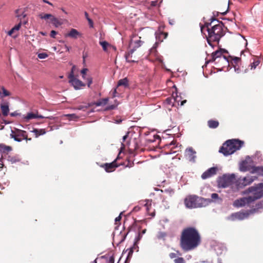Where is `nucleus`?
<instances>
[{
	"label": "nucleus",
	"instance_id": "obj_1",
	"mask_svg": "<svg viewBox=\"0 0 263 263\" xmlns=\"http://www.w3.org/2000/svg\"><path fill=\"white\" fill-rule=\"evenodd\" d=\"M201 243V237L198 230L193 227L184 229L180 235L179 246L185 252L196 249Z\"/></svg>",
	"mask_w": 263,
	"mask_h": 263
},
{
	"label": "nucleus",
	"instance_id": "obj_2",
	"mask_svg": "<svg viewBox=\"0 0 263 263\" xmlns=\"http://www.w3.org/2000/svg\"><path fill=\"white\" fill-rule=\"evenodd\" d=\"M245 194L252 193V196L240 198L234 202L233 205L235 207L239 208L249 205L255 200L263 197V183L255 184L248 187L244 192Z\"/></svg>",
	"mask_w": 263,
	"mask_h": 263
},
{
	"label": "nucleus",
	"instance_id": "obj_3",
	"mask_svg": "<svg viewBox=\"0 0 263 263\" xmlns=\"http://www.w3.org/2000/svg\"><path fill=\"white\" fill-rule=\"evenodd\" d=\"M244 142L239 139H231L226 141L220 148L219 152L224 156L233 154L243 146Z\"/></svg>",
	"mask_w": 263,
	"mask_h": 263
},
{
	"label": "nucleus",
	"instance_id": "obj_4",
	"mask_svg": "<svg viewBox=\"0 0 263 263\" xmlns=\"http://www.w3.org/2000/svg\"><path fill=\"white\" fill-rule=\"evenodd\" d=\"M212 200L204 198L196 195H190L184 199V204L188 209H196L205 207L211 203Z\"/></svg>",
	"mask_w": 263,
	"mask_h": 263
},
{
	"label": "nucleus",
	"instance_id": "obj_5",
	"mask_svg": "<svg viewBox=\"0 0 263 263\" xmlns=\"http://www.w3.org/2000/svg\"><path fill=\"white\" fill-rule=\"evenodd\" d=\"M223 27H224L223 23L220 22L218 24L212 26L211 29H207L211 40L216 41V42L218 43L220 39L225 35Z\"/></svg>",
	"mask_w": 263,
	"mask_h": 263
},
{
	"label": "nucleus",
	"instance_id": "obj_6",
	"mask_svg": "<svg viewBox=\"0 0 263 263\" xmlns=\"http://www.w3.org/2000/svg\"><path fill=\"white\" fill-rule=\"evenodd\" d=\"M236 180L234 174H224L220 176L217 180L219 186L225 188L232 185Z\"/></svg>",
	"mask_w": 263,
	"mask_h": 263
},
{
	"label": "nucleus",
	"instance_id": "obj_7",
	"mask_svg": "<svg viewBox=\"0 0 263 263\" xmlns=\"http://www.w3.org/2000/svg\"><path fill=\"white\" fill-rule=\"evenodd\" d=\"M10 137L17 142H21L23 140H31V138H28V134L26 131L18 129L15 131L11 130Z\"/></svg>",
	"mask_w": 263,
	"mask_h": 263
},
{
	"label": "nucleus",
	"instance_id": "obj_8",
	"mask_svg": "<svg viewBox=\"0 0 263 263\" xmlns=\"http://www.w3.org/2000/svg\"><path fill=\"white\" fill-rule=\"evenodd\" d=\"M257 178L256 176H247L246 177L239 178L236 181V185L238 188H243L252 183Z\"/></svg>",
	"mask_w": 263,
	"mask_h": 263
},
{
	"label": "nucleus",
	"instance_id": "obj_9",
	"mask_svg": "<svg viewBox=\"0 0 263 263\" xmlns=\"http://www.w3.org/2000/svg\"><path fill=\"white\" fill-rule=\"evenodd\" d=\"M212 59L208 61H206L205 64H208L210 62H213L216 61L217 59H219L218 61H223L225 64H228L229 61L228 58L225 55H222V52L220 50H216L213 52L211 55Z\"/></svg>",
	"mask_w": 263,
	"mask_h": 263
},
{
	"label": "nucleus",
	"instance_id": "obj_10",
	"mask_svg": "<svg viewBox=\"0 0 263 263\" xmlns=\"http://www.w3.org/2000/svg\"><path fill=\"white\" fill-rule=\"evenodd\" d=\"M68 78L69 79V82L74 87L75 89H79L81 87L85 86V84L81 81L74 77L73 70L69 74Z\"/></svg>",
	"mask_w": 263,
	"mask_h": 263
},
{
	"label": "nucleus",
	"instance_id": "obj_11",
	"mask_svg": "<svg viewBox=\"0 0 263 263\" xmlns=\"http://www.w3.org/2000/svg\"><path fill=\"white\" fill-rule=\"evenodd\" d=\"M35 118H40V119H48L50 120H53L54 119V117L53 116H43L42 115H39L38 114V112L36 111V113L34 112H29L27 114V115L24 117V119L25 121H28L30 119H35Z\"/></svg>",
	"mask_w": 263,
	"mask_h": 263
},
{
	"label": "nucleus",
	"instance_id": "obj_12",
	"mask_svg": "<svg viewBox=\"0 0 263 263\" xmlns=\"http://www.w3.org/2000/svg\"><path fill=\"white\" fill-rule=\"evenodd\" d=\"M249 212H237L235 213H233L231 215V216L228 218L229 219L231 220H243L246 218H247L249 217L250 214Z\"/></svg>",
	"mask_w": 263,
	"mask_h": 263
},
{
	"label": "nucleus",
	"instance_id": "obj_13",
	"mask_svg": "<svg viewBox=\"0 0 263 263\" xmlns=\"http://www.w3.org/2000/svg\"><path fill=\"white\" fill-rule=\"evenodd\" d=\"M196 152L192 147L187 148L185 151V156L189 161L195 163L196 158Z\"/></svg>",
	"mask_w": 263,
	"mask_h": 263
},
{
	"label": "nucleus",
	"instance_id": "obj_14",
	"mask_svg": "<svg viewBox=\"0 0 263 263\" xmlns=\"http://www.w3.org/2000/svg\"><path fill=\"white\" fill-rule=\"evenodd\" d=\"M218 168L217 167H212L203 173L201 175V178L202 179H206L212 177L216 174Z\"/></svg>",
	"mask_w": 263,
	"mask_h": 263
},
{
	"label": "nucleus",
	"instance_id": "obj_15",
	"mask_svg": "<svg viewBox=\"0 0 263 263\" xmlns=\"http://www.w3.org/2000/svg\"><path fill=\"white\" fill-rule=\"evenodd\" d=\"M120 164H118L116 160H115L111 163H106L102 165L105 171L107 173L112 172L116 168L120 166Z\"/></svg>",
	"mask_w": 263,
	"mask_h": 263
},
{
	"label": "nucleus",
	"instance_id": "obj_16",
	"mask_svg": "<svg viewBox=\"0 0 263 263\" xmlns=\"http://www.w3.org/2000/svg\"><path fill=\"white\" fill-rule=\"evenodd\" d=\"M263 210V200L258 202L255 208L251 209L249 212L250 214L261 213Z\"/></svg>",
	"mask_w": 263,
	"mask_h": 263
},
{
	"label": "nucleus",
	"instance_id": "obj_17",
	"mask_svg": "<svg viewBox=\"0 0 263 263\" xmlns=\"http://www.w3.org/2000/svg\"><path fill=\"white\" fill-rule=\"evenodd\" d=\"M252 167L250 165H249L248 162L246 160H244L241 162L239 165V170L241 172H247L249 171L251 172Z\"/></svg>",
	"mask_w": 263,
	"mask_h": 263
},
{
	"label": "nucleus",
	"instance_id": "obj_18",
	"mask_svg": "<svg viewBox=\"0 0 263 263\" xmlns=\"http://www.w3.org/2000/svg\"><path fill=\"white\" fill-rule=\"evenodd\" d=\"M81 34L77 29L72 28L65 35V36L76 39L81 36Z\"/></svg>",
	"mask_w": 263,
	"mask_h": 263
},
{
	"label": "nucleus",
	"instance_id": "obj_19",
	"mask_svg": "<svg viewBox=\"0 0 263 263\" xmlns=\"http://www.w3.org/2000/svg\"><path fill=\"white\" fill-rule=\"evenodd\" d=\"M251 173H256L259 176H263V166H255L252 167Z\"/></svg>",
	"mask_w": 263,
	"mask_h": 263
},
{
	"label": "nucleus",
	"instance_id": "obj_20",
	"mask_svg": "<svg viewBox=\"0 0 263 263\" xmlns=\"http://www.w3.org/2000/svg\"><path fill=\"white\" fill-rule=\"evenodd\" d=\"M1 108L2 114L4 116H7L9 111V104L8 102H5L1 104Z\"/></svg>",
	"mask_w": 263,
	"mask_h": 263
},
{
	"label": "nucleus",
	"instance_id": "obj_21",
	"mask_svg": "<svg viewBox=\"0 0 263 263\" xmlns=\"http://www.w3.org/2000/svg\"><path fill=\"white\" fill-rule=\"evenodd\" d=\"M136 49L135 48H133V49H130L128 52H126L125 54V58L126 61L128 63L132 62V63H137V61L135 60H129L128 59L129 58H131L132 57V54L133 53L136 51Z\"/></svg>",
	"mask_w": 263,
	"mask_h": 263
},
{
	"label": "nucleus",
	"instance_id": "obj_22",
	"mask_svg": "<svg viewBox=\"0 0 263 263\" xmlns=\"http://www.w3.org/2000/svg\"><path fill=\"white\" fill-rule=\"evenodd\" d=\"M31 132L33 133L35 135L36 138H37L39 136L43 135L46 134V132L45 129H37L34 128Z\"/></svg>",
	"mask_w": 263,
	"mask_h": 263
},
{
	"label": "nucleus",
	"instance_id": "obj_23",
	"mask_svg": "<svg viewBox=\"0 0 263 263\" xmlns=\"http://www.w3.org/2000/svg\"><path fill=\"white\" fill-rule=\"evenodd\" d=\"M108 101V98H104L98 101L95 102L93 103H91L92 104V105H95L96 106H100L102 105H105L107 103V102Z\"/></svg>",
	"mask_w": 263,
	"mask_h": 263
},
{
	"label": "nucleus",
	"instance_id": "obj_24",
	"mask_svg": "<svg viewBox=\"0 0 263 263\" xmlns=\"http://www.w3.org/2000/svg\"><path fill=\"white\" fill-rule=\"evenodd\" d=\"M219 122L217 120H210L208 121V125L210 128H216L219 126Z\"/></svg>",
	"mask_w": 263,
	"mask_h": 263
},
{
	"label": "nucleus",
	"instance_id": "obj_25",
	"mask_svg": "<svg viewBox=\"0 0 263 263\" xmlns=\"http://www.w3.org/2000/svg\"><path fill=\"white\" fill-rule=\"evenodd\" d=\"M12 150V147L4 144H0V152L2 153H7Z\"/></svg>",
	"mask_w": 263,
	"mask_h": 263
},
{
	"label": "nucleus",
	"instance_id": "obj_26",
	"mask_svg": "<svg viewBox=\"0 0 263 263\" xmlns=\"http://www.w3.org/2000/svg\"><path fill=\"white\" fill-rule=\"evenodd\" d=\"M123 86L124 87H127L128 86V80L127 78H125L118 81V86Z\"/></svg>",
	"mask_w": 263,
	"mask_h": 263
},
{
	"label": "nucleus",
	"instance_id": "obj_27",
	"mask_svg": "<svg viewBox=\"0 0 263 263\" xmlns=\"http://www.w3.org/2000/svg\"><path fill=\"white\" fill-rule=\"evenodd\" d=\"M127 234H128V232L126 233V234H121V232L120 234L118 236H117V237L116 238H119L118 242L117 243V246H118L119 245H120V243H121L125 240Z\"/></svg>",
	"mask_w": 263,
	"mask_h": 263
},
{
	"label": "nucleus",
	"instance_id": "obj_28",
	"mask_svg": "<svg viewBox=\"0 0 263 263\" xmlns=\"http://www.w3.org/2000/svg\"><path fill=\"white\" fill-rule=\"evenodd\" d=\"M22 25L21 22L14 26L8 32V35H11L15 31H17L20 29Z\"/></svg>",
	"mask_w": 263,
	"mask_h": 263
},
{
	"label": "nucleus",
	"instance_id": "obj_29",
	"mask_svg": "<svg viewBox=\"0 0 263 263\" xmlns=\"http://www.w3.org/2000/svg\"><path fill=\"white\" fill-rule=\"evenodd\" d=\"M1 97L4 98L10 96L11 93L4 86L1 87Z\"/></svg>",
	"mask_w": 263,
	"mask_h": 263
},
{
	"label": "nucleus",
	"instance_id": "obj_30",
	"mask_svg": "<svg viewBox=\"0 0 263 263\" xmlns=\"http://www.w3.org/2000/svg\"><path fill=\"white\" fill-rule=\"evenodd\" d=\"M51 22L56 27H58L62 24V23L57 18H56L54 16L53 17H52V18L51 19Z\"/></svg>",
	"mask_w": 263,
	"mask_h": 263
},
{
	"label": "nucleus",
	"instance_id": "obj_31",
	"mask_svg": "<svg viewBox=\"0 0 263 263\" xmlns=\"http://www.w3.org/2000/svg\"><path fill=\"white\" fill-rule=\"evenodd\" d=\"M161 192L165 193L167 194L168 195H169L170 196H172L174 194V192H175L174 190L171 187H169L167 189H165L163 190H161Z\"/></svg>",
	"mask_w": 263,
	"mask_h": 263
},
{
	"label": "nucleus",
	"instance_id": "obj_32",
	"mask_svg": "<svg viewBox=\"0 0 263 263\" xmlns=\"http://www.w3.org/2000/svg\"><path fill=\"white\" fill-rule=\"evenodd\" d=\"M100 44L102 47V48L104 51H107V47L111 46V45L106 41L100 42Z\"/></svg>",
	"mask_w": 263,
	"mask_h": 263
},
{
	"label": "nucleus",
	"instance_id": "obj_33",
	"mask_svg": "<svg viewBox=\"0 0 263 263\" xmlns=\"http://www.w3.org/2000/svg\"><path fill=\"white\" fill-rule=\"evenodd\" d=\"M91 106H92L91 103H88L86 105H80L78 106V107H77L76 109L78 110H85L86 109H87V108H88L89 107H90Z\"/></svg>",
	"mask_w": 263,
	"mask_h": 263
},
{
	"label": "nucleus",
	"instance_id": "obj_34",
	"mask_svg": "<svg viewBox=\"0 0 263 263\" xmlns=\"http://www.w3.org/2000/svg\"><path fill=\"white\" fill-rule=\"evenodd\" d=\"M118 105H119V103L114 104H112L110 105H108L105 107V108L104 109V111H108V110L115 109L117 107Z\"/></svg>",
	"mask_w": 263,
	"mask_h": 263
},
{
	"label": "nucleus",
	"instance_id": "obj_35",
	"mask_svg": "<svg viewBox=\"0 0 263 263\" xmlns=\"http://www.w3.org/2000/svg\"><path fill=\"white\" fill-rule=\"evenodd\" d=\"M260 62L258 60L254 61L253 63H250L249 67L251 69H254L259 65Z\"/></svg>",
	"mask_w": 263,
	"mask_h": 263
},
{
	"label": "nucleus",
	"instance_id": "obj_36",
	"mask_svg": "<svg viewBox=\"0 0 263 263\" xmlns=\"http://www.w3.org/2000/svg\"><path fill=\"white\" fill-rule=\"evenodd\" d=\"M8 160L10 161L12 163H16L17 162L20 161V159L15 156H13V157L9 156L8 157Z\"/></svg>",
	"mask_w": 263,
	"mask_h": 263
},
{
	"label": "nucleus",
	"instance_id": "obj_37",
	"mask_svg": "<svg viewBox=\"0 0 263 263\" xmlns=\"http://www.w3.org/2000/svg\"><path fill=\"white\" fill-rule=\"evenodd\" d=\"M167 234L165 232H159L157 235V238L159 239H164L165 237L166 236Z\"/></svg>",
	"mask_w": 263,
	"mask_h": 263
},
{
	"label": "nucleus",
	"instance_id": "obj_38",
	"mask_svg": "<svg viewBox=\"0 0 263 263\" xmlns=\"http://www.w3.org/2000/svg\"><path fill=\"white\" fill-rule=\"evenodd\" d=\"M134 43L135 44V46L134 47V48L137 49V48H139L142 45L143 42L139 39L138 40L134 41Z\"/></svg>",
	"mask_w": 263,
	"mask_h": 263
},
{
	"label": "nucleus",
	"instance_id": "obj_39",
	"mask_svg": "<svg viewBox=\"0 0 263 263\" xmlns=\"http://www.w3.org/2000/svg\"><path fill=\"white\" fill-rule=\"evenodd\" d=\"M212 23L210 22V23L206 22L204 23V25L203 26H200V29L201 32H203V30L204 28H206V30L208 29H210L209 28V26H211Z\"/></svg>",
	"mask_w": 263,
	"mask_h": 263
},
{
	"label": "nucleus",
	"instance_id": "obj_40",
	"mask_svg": "<svg viewBox=\"0 0 263 263\" xmlns=\"http://www.w3.org/2000/svg\"><path fill=\"white\" fill-rule=\"evenodd\" d=\"M176 253H171L169 254V257L171 258H175L177 257V255H181V253L179 251H176Z\"/></svg>",
	"mask_w": 263,
	"mask_h": 263
},
{
	"label": "nucleus",
	"instance_id": "obj_41",
	"mask_svg": "<svg viewBox=\"0 0 263 263\" xmlns=\"http://www.w3.org/2000/svg\"><path fill=\"white\" fill-rule=\"evenodd\" d=\"M174 261L175 263H185V260L181 257L175 258Z\"/></svg>",
	"mask_w": 263,
	"mask_h": 263
},
{
	"label": "nucleus",
	"instance_id": "obj_42",
	"mask_svg": "<svg viewBox=\"0 0 263 263\" xmlns=\"http://www.w3.org/2000/svg\"><path fill=\"white\" fill-rule=\"evenodd\" d=\"M48 57V54L45 52L39 53L37 54V57L40 59H44Z\"/></svg>",
	"mask_w": 263,
	"mask_h": 263
},
{
	"label": "nucleus",
	"instance_id": "obj_43",
	"mask_svg": "<svg viewBox=\"0 0 263 263\" xmlns=\"http://www.w3.org/2000/svg\"><path fill=\"white\" fill-rule=\"evenodd\" d=\"M172 97L175 102H179L180 101V99H179V97L177 96V92H173L172 93Z\"/></svg>",
	"mask_w": 263,
	"mask_h": 263
},
{
	"label": "nucleus",
	"instance_id": "obj_44",
	"mask_svg": "<svg viewBox=\"0 0 263 263\" xmlns=\"http://www.w3.org/2000/svg\"><path fill=\"white\" fill-rule=\"evenodd\" d=\"M52 17H53V16L51 14H45L43 15H41V16H40V17L42 19H44V20H46L49 18H51H51H52Z\"/></svg>",
	"mask_w": 263,
	"mask_h": 263
},
{
	"label": "nucleus",
	"instance_id": "obj_45",
	"mask_svg": "<svg viewBox=\"0 0 263 263\" xmlns=\"http://www.w3.org/2000/svg\"><path fill=\"white\" fill-rule=\"evenodd\" d=\"M129 145V142L128 141L125 142V143L122 142L121 146L120 147V152H121L122 150L124 149L125 148V147L126 146H128Z\"/></svg>",
	"mask_w": 263,
	"mask_h": 263
},
{
	"label": "nucleus",
	"instance_id": "obj_46",
	"mask_svg": "<svg viewBox=\"0 0 263 263\" xmlns=\"http://www.w3.org/2000/svg\"><path fill=\"white\" fill-rule=\"evenodd\" d=\"M206 40H207V42L209 44V45L213 47V45L212 44V42H216V41H214V40H211V38L210 37V35L208 34V37H206Z\"/></svg>",
	"mask_w": 263,
	"mask_h": 263
},
{
	"label": "nucleus",
	"instance_id": "obj_47",
	"mask_svg": "<svg viewBox=\"0 0 263 263\" xmlns=\"http://www.w3.org/2000/svg\"><path fill=\"white\" fill-rule=\"evenodd\" d=\"M219 198V196H218V194H217V193H212L211 194V200H212V201L211 202L213 201V199H217Z\"/></svg>",
	"mask_w": 263,
	"mask_h": 263
},
{
	"label": "nucleus",
	"instance_id": "obj_48",
	"mask_svg": "<svg viewBox=\"0 0 263 263\" xmlns=\"http://www.w3.org/2000/svg\"><path fill=\"white\" fill-rule=\"evenodd\" d=\"M233 63L235 64L234 65H236L238 64V62L240 61V58L238 57H235L233 59Z\"/></svg>",
	"mask_w": 263,
	"mask_h": 263
},
{
	"label": "nucleus",
	"instance_id": "obj_49",
	"mask_svg": "<svg viewBox=\"0 0 263 263\" xmlns=\"http://www.w3.org/2000/svg\"><path fill=\"white\" fill-rule=\"evenodd\" d=\"M108 263H114L115 262V257L113 255L110 256L109 257V259L107 261Z\"/></svg>",
	"mask_w": 263,
	"mask_h": 263
},
{
	"label": "nucleus",
	"instance_id": "obj_50",
	"mask_svg": "<svg viewBox=\"0 0 263 263\" xmlns=\"http://www.w3.org/2000/svg\"><path fill=\"white\" fill-rule=\"evenodd\" d=\"M142 236L141 235L140 233H139L138 235L136 237L135 239V243H136L138 241L140 240V239H141Z\"/></svg>",
	"mask_w": 263,
	"mask_h": 263
},
{
	"label": "nucleus",
	"instance_id": "obj_51",
	"mask_svg": "<svg viewBox=\"0 0 263 263\" xmlns=\"http://www.w3.org/2000/svg\"><path fill=\"white\" fill-rule=\"evenodd\" d=\"M88 69L87 68H83L81 70V73L82 74V77L83 79L85 78V75L86 73V72L87 71Z\"/></svg>",
	"mask_w": 263,
	"mask_h": 263
},
{
	"label": "nucleus",
	"instance_id": "obj_52",
	"mask_svg": "<svg viewBox=\"0 0 263 263\" xmlns=\"http://www.w3.org/2000/svg\"><path fill=\"white\" fill-rule=\"evenodd\" d=\"M234 68L235 71L236 73H239L240 72L241 70L238 66L237 67V65H234Z\"/></svg>",
	"mask_w": 263,
	"mask_h": 263
},
{
	"label": "nucleus",
	"instance_id": "obj_53",
	"mask_svg": "<svg viewBox=\"0 0 263 263\" xmlns=\"http://www.w3.org/2000/svg\"><path fill=\"white\" fill-rule=\"evenodd\" d=\"M57 34V32L54 30H52L50 32V36L52 38H55V35Z\"/></svg>",
	"mask_w": 263,
	"mask_h": 263
},
{
	"label": "nucleus",
	"instance_id": "obj_54",
	"mask_svg": "<svg viewBox=\"0 0 263 263\" xmlns=\"http://www.w3.org/2000/svg\"><path fill=\"white\" fill-rule=\"evenodd\" d=\"M87 20L88 22L90 27L92 28L93 27V23L92 20L90 18H88V20Z\"/></svg>",
	"mask_w": 263,
	"mask_h": 263
},
{
	"label": "nucleus",
	"instance_id": "obj_55",
	"mask_svg": "<svg viewBox=\"0 0 263 263\" xmlns=\"http://www.w3.org/2000/svg\"><path fill=\"white\" fill-rule=\"evenodd\" d=\"M87 20L88 22L90 27L92 28L93 27V23L92 20L90 18H88V20Z\"/></svg>",
	"mask_w": 263,
	"mask_h": 263
},
{
	"label": "nucleus",
	"instance_id": "obj_56",
	"mask_svg": "<svg viewBox=\"0 0 263 263\" xmlns=\"http://www.w3.org/2000/svg\"><path fill=\"white\" fill-rule=\"evenodd\" d=\"M87 20L88 22L90 27L92 28L93 27V23L92 20L90 18H88V20Z\"/></svg>",
	"mask_w": 263,
	"mask_h": 263
},
{
	"label": "nucleus",
	"instance_id": "obj_57",
	"mask_svg": "<svg viewBox=\"0 0 263 263\" xmlns=\"http://www.w3.org/2000/svg\"><path fill=\"white\" fill-rule=\"evenodd\" d=\"M10 115L11 117H16L21 115V114L17 112L16 111L11 112Z\"/></svg>",
	"mask_w": 263,
	"mask_h": 263
},
{
	"label": "nucleus",
	"instance_id": "obj_58",
	"mask_svg": "<svg viewBox=\"0 0 263 263\" xmlns=\"http://www.w3.org/2000/svg\"><path fill=\"white\" fill-rule=\"evenodd\" d=\"M87 86L88 87H90V85L92 84V79L91 78L89 77L87 79Z\"/></svg>",
	"mask_w": 263,
	"mask_h": 263
},
{
	"label": "nucleus",
	"instance_id": "obj_59",
	"mask_svg": "<svg viewBox=\"0 0 263 263\" xmlns=\"http://www.w3.org/2000/svg\"><path fill=\"white\" fill-rule=\"evenodd\" d=\"M122 213L121 212L120 215L117 217L116 218H115V222H117V221H120L121 219V215H122Z\"/></svg>",
	"mask_w": 263,
	"mask_h": 263
},
{
	"label": "nucleus",
	"instance_id": "obj_60",
	"mask_svg": "<svg viewBox=\"0 0 263 263\" xmlns=\"http://www.w3.org/2000/svg\"><path fill=\"white\" fill-rule=\"evenodd\" d=\"M214 21H216L218 23H220V22L219 21H218L217 19L215 18V17H212L211 19H210V22L212 23H213Z\"/></svg>",
	"mask_w": 263,
	"mask_h": 263
},
{
	"label": "nucleus",
	"instance_id": "obj_61",
	"mask_svg": "<svg viewBox=\"0 0 263 263\" xmlns=\"http://www.w3.org/2000/svg\"><path fill=\"white\" fill-rule=\"evenodd\" d=\"M2 159H3V156H2V155H1V158H0V161L1 162V163H0V168H2L4 166L3 161L2 160Z\"/></svg>",
	"mask_w": 263,
	"mask_h": 263
},
{
	"label": "nucleus",
	"instance_id": "obj_62",
	"mask_svg": "<svg viewBox=\"0 0 263 263\" xmlns=\"http://www.w3.org/2000/svg\"><path fill=\"white\" fill-rule=\"evenodd\" d=\"M128 136V133H126V134L123 137V142L125 141V140L127 138Z\"/></svg>",
	"mask_w": 263,
	"mask_h": 263
},
{
	"label": "nucleus",
	"instance_id": "obj_63",
	"mask_svg": "<svg viewBox=\"0 0 263 263\" xmlns=\"http://www.w3.org/2000/svg\"><path fill=\"white\" fill-rule=\"evenodd\" d=\"M43 2L46 4H48V5L50 6H53V4L50 3V2L48 1L47 0H43Z\"/></svg>",
	"mask_w": 263,
	"mask_h": 263
},
{
	"label": "nucleus",
	"instance_id": "obj_64",
	"mask_svg": "<svg viewBox=\"0 0 263 263\" xmlns=\"http://www.w3.org/2000/svg\"><path fill=\"white\" fill-rule=\"evenodd\" d=\"M171 100H172V99L167 98L166 99V102L167 103V104H171Z\"/></svg>",
	"mask_w": 263,
	"mask_h": 263
}]
</instances>
